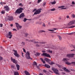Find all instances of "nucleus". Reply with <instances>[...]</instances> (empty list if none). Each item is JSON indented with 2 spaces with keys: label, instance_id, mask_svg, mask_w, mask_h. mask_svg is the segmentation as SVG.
Instances as JSON below:
<instances>
[{
  "label": "nucleus",
  "instance_id": "obj_1",
  "mask_svg": "<svg viewBox=\"0 0 75 75\" xmlns=\"http://www.w3.org/2000/svg\"><path fill=\"white\" fill-rule=\"evenodd\" d=\"M75 24V20H73L72 21H70L68 24H67V25H66V27L64 28H74L75 27V26L72 25L73 24ZM70 25H71V26H69Z\"/></svg>",
  "mask_w": 75,
  "mask_h": 75
},
{
  "label": "nucleus",
  "instance_id": "obj_2",
  "mask_svg": "<svg viewBox=\"0 0 75 75\" xmlns=\"http://www.w3.org/2000/svg\"><path fill=\"white\" fill-rule=\"evenodd\" d=\"M11 60L12 62L13 63H14L16 65V67L17 68V70H18L20 69V65L18 64L17 61L15 59H13V57H11Z\"/></svg>",
  "mask_w": 75,
  "mask_h": 75
},
{
  "label": "nucleus",
  "instance_id": "obj_3",
  "mask_svg": "<svg viewBox=\"0 0 75 75\" xmlns=\"http://www.w3.org/2000/svg\"><path fill=\"white\" fill-rule=\"evenodd\" d=\"M41 8H39L37 10V8L34 9L33 11V12H35H35L34 13L33 16H34V15L36 14H40V13L41 12Z\"/></svg>",
  "mask_w": 75,
  "mask_h": 75
},
{
  "label": "nucleus",
  "instance_id": "obj_4",
  "mask_svg": "<svg viewBox=\"0 0 75 75\" xmlns=\"http://www.w3.org/2000/svg\"><path fill=\"white\" fill-rule=\"evenodd\" d=\"M23 10H24V9L22 8H20L19 9H17L15 13V15H17V14H20V13H21L23 12L22 11Z\"/></svg>",
  "mask_w": 75,
  "mask_h": 75
},
{
  "label": "nucleus",
  "instance_id": "obj_5",
  "mask_svg": "<svg viewBox=\"0 0 75 75\" xmlns=\"http://www.w3.org/2000/svg\"><path fill=\"white\" fill-rule=\"evenodd\" d=\"M42 52L43 53L42 55V56H45L46 57H48L49 58H51V56L49 54H48L46 53H45L46 52L45 51L42 50Z\"/></svg>",
  "mask_w": 75,
  "mask_h": 75
},
{
  "label": "nucleus",
  "instance_id": "obj_6",
  "mask_svg": "<svg viewBox=\"0 0 75 75\" xmlns=\"http://www.w3.org/2000/svg\"><path fill=\"white\" fill-rule=\"evenodd\" d=\"M52 69L55 74L57 75H59V71L57 69L53 68H52Z\"/></svg>",
  "mask_w": 75,
  "mask_h": 75
},
{
  "label": "nucleus",
  "instance_id": "obj_7",
  "mask_svg": "<svg viewBox=\"0 0 75 75\" xmlns=\"http://www.w3.org/2000/svg\"><path fill=\"white\" fill-rule=\"evenodd\" d=\"M68 60H69V59L67 58H64L63 59V61H64V62H65L66 64H67V65H71V63H70L69 62Z\"/></svg>",
  "mask_w": 75,
  "mask_h": 75
},
{
  "label": "nucleus",
  "instance_id": "obj_8",
  "mask_svg": "<svg viewBox=\"0 0 75 75\" xmlns=\"http://www.w3.org/2000/svg\"><path fill=\"white\" fill-rule=\"evenodd\" d=\"M12 35L11 32H9L8 33V34H7L6 35V37H7V38H9L10 39H11L12 37Z\"/></svg>",
  "mask_w": 75,
  "mask_h": 75
},
{
  "label": "nucleus",
  "instance_id": "obj_9",
  "mask_svg": "<svg viewBox=\"0 0 75 75\" xmlns=\"http://www.w3.org/2000/svg\"><path fill=\"white\" fill-rule=\"evenodd\" d=\"M25 57L27 59H30V52H29L27 51L26 54H25Z\"/></svg>",
  "mask_w": 75,
  "mask_h": 75
},
{
  "label": "nucleus",
  "instance_id": "obj_10",
  "mask_svg": "<svg viewBox=\"0 0 75 75\" xmlns=\"http://www.w3.org/2000/svg\"><path fill=\"white\" fill-rule=\"evenodd\" d=\"M13 51L14 52V55L16 56V57H18V58L20 57V55L18 54L17 52V50H13Z\"/></svg>",
  "mask_w": 75,
  "mask_h": 75
},
{
  "label": "nucleus",
  "instance_id": "obj_11",
  "mask_svg": "<svg viewBox=\"0 0 75 75\" xmlns=\"http://www.w3.org/2000/svg\"><path fill=\"white\" fill-rule=\"evenodd\" d=\"M75 55V54H67V57L68 58H73L74 56Z\"/></svg>",
  "mask_w": 75,
  "mask_h": 75
},
{
  "label": "nucleus",
  "instance_id": "obj_12",
  "mask_svg": "<svg viewBox=\"0 0 75 75\" xmlns=\"http://www.w3.org/2000/svg\"><path fill=\"white\" fill-rule=\"evenodd\" d=\"M15 24L16 25V27L17 28V30H19V28L21 29V28L22 26H20V25L18 23H15Z\"/></svg>",
  "mask_w": 75,
  "mask_h": 75
},
{
  "label": "nucleus",
  "instance_id": "obj_13",
  "mask_svg": "<svg viewBox=\"0 0 75 75\" xmlns=\"http://www.w3.org/2000/svg\"><path fill=\"white\" fill-rule=\"evenodd\" d=\"M44 60L46 61L47 62H48V63L49 64L50 62H51V60L46 57L45 58Z\"/></svg>",
  "mask_w": 75,
  "mask_h": 75
},
{
  "label": "nucleus",
  "instance_id": "obj_14",
  "mask_svg": "<svg viewBox=\"0 0 75 75\" xmlns=\"http://www.w3.org/2000/svg\"><path fill=\"white\" fill-rule=\"evenodd\" d=\"M4 8H6L5 11H8L10 9L9 7H8V6H5Z\"/></svg>",
  "mask_w": 75,
  "mask_h": 75
},
{
  "label": "nucleus",
  "instance_id": "obj_15",
  "mask_svg": "<svg viewBox=\"0 0 75 75\" xmlns=\"http://www.w3.org/2000/svg\"><path fill=\"white\" fill-rule=\"evenodd\" d=\"M7 17L8 19H13V17L11 16H10L7 15Z\"/></svg>",
  "mask_w": 75,
  "mask_h": 75
},
{
  "label": "nucleus",
  "instance_id": "obj_16",
  "mask_svg": "<svg viewBox=\"0 0 75 75\" xmlns=\"http://www.w3.org/2000/svg\"><path fill=\"white\" fill-rule=\"evenodd\" d=\"M25 17V16L24 14V13H22L21 15L19 16V18H23V17Z\"/></svg>",
  "mask_w": 75,
  "mask_h": 75
},
{
  "label": "nucleus",
  "instance_id": "obj_17",
  "mask_svg": "<svg viewBox=\"0 0 75 75\" xmlns=\"http://www.w3.org/2000/svg\"><path fill=\"white\" fill-rule=\"evenodd\" d=\"M45 67H46V68H50L51 67L50 65L47 64H45Z\"/></svg>",
  "mask_w": 75,
  "mask_h": 75
},
{
  "label": "nucleus",
  "instance_id": "obj_18",
  "mask_svg": "<svg viewBox=\"0 0 75 75\" xmlns=\"http://www.w3.org/2000/svg\"><path fill=\"white\" fill-rule=\"evenodd\" d=\"M24 73L26 75H30V73L28 72L27 71H25Z\"/></svg>",
  "mask_w": 75,
  "mask_h": 75
},
{
  "label": "nucleus",
  "instance_id": "obj_19",
  "mask_svg": "<svg viewBox=\"0 0 75 75\" xmlns=\"http://www.w3.org/2000/svg\"><path fill=\"white\" fill-rule=\"evenodd\" d=\"M63 69L64 70H65V71L66 72H70V71H69V70H68V69H67V68L65 67H64L63 68Z\"/></svg>",
  "mask_w": 75,
  "mask_h": 75
},
{
  "label": "nucleus",
  "instance_id": "obj_20",
  "mask_svg": "<svg viewBox=\"0 0 75 75\" xmlns=\"http://www.w3.org/2000/svg\"><path fill=\"white\" fill-rule=\"evenodd\" d=\"M57 66L58 67H59V68H60V69H61V68H62V69H64V68L62 67V65H60L59 64H57Z\"/></svg>",
  "mask_w": 75,
  "mask_h": 75
},
{
  "label": "nucleus",
  "instance_id": "obj_21",
  "mask_svg": "<svg viewBox=\"0 0 75 75\" xmlns=\"http://www.w3.org/2000/svg\"><path fill=\"white\" fill-rule=\"evenodd\" d=\"M39 44H45L46 42H39Z\"/></svg>",
  "mask_w": 75,
  "mask_h": 75
},
{
  "label": "nucleus",
  "instance_id": "obj_22",
  "mask_svg": "<svg viewBox=\"0 0 75 75\" xmlns=\"http://www.w3.org/2000/svg\"><path fill=\"white\" fill-rule=\"evenodd\" d=\"M46 31L44 30H39L38 33H45Z\"/></svg>",
  "mask_w": 75,
  "mask_h": 75
},
{
  "label": "nucleus",
  "instance_id": "obj_23",
  "mask_svg": "<svg viewBox=\"0 0 75 75\" xmlns=\"http://www.w3.org/2000/svg\"><path fill=\"white\" fill-rule=\"evenodd\" d=\"M58 37L59 40L60 41H61V40H62V37L61 36L58 35Z\"/></svg>",
  "mask_w": 75,
  "mask_h": 75
},
{
  "label": "nucleus",
  "instance_id": "obj_24",
  "mask_svg": "<svg viewBox=\"0 0 75 75\" xmlns=\"http://www.w3.org/2000/svg\"><path fill=\"white\" fill-rule=\"evenodd\" d=\"M50 65H52L53 64H55V63L54 62H53L52 61L51 62H50L49 63Z\"/></svg>",
  "mask_w": 75,
  "mask_h": 75
},
{
  "label": "nucleus",
  "instance_id": "obj_25",
  "mask_svg": "<svg viewBox=\"0 0 75 75\" xmlns=\"http://www.w3.org/2000/svg\"><path fill=\"white\" fill-rule=\"evenodd\" d=\"M0 4L1 5H3L4 4H6V3L5 2H1L0 3Z\"/></svg>",
  "mask_w": 75,
  "mask_h": 75
},
{
  "label": "nucleus",
  "instance_id": "obj_26",
  "mask_svg": "<svg viewBox=\"0 0 75 75\" xmlns=\"http://www.w3.org/2000/svg\"><path fill=\"white\" fill-rule=\"evenodd\" d=\"M13 21V19H5V21Z\"/></svg>",
  "mask_w": 75,
  "mask_h": 75
},
{
  "label": "nucleus",
  "instance_id": "obj_27",
  "mask_svg": "<svg viewBox=\"0 0 75 75\" xmlns=\"http://www.w3.org/2000/svg\"><path fill=\"white\" fill-rule=\"evenodd\" d=\"M56 4V1H54L53 2H51V4L52 5L55 4Z\"/></svg>",
  "mask_w": 75,
  "mask_h": 75
},
{
  "label": "nucleus",
  "instance_id": "obj_28",
  "mask_svg": "<svg viewBox=\"0 0 75 75\" xmlns=\"http://www.w3.org/2000/svg\"><path fill=\"white\" fill-rule=\"evenodd\" d=\"M30 20V21L31 20V19H24L23 20L24 22H25L27 20Z\"/></svg>",
  "mask_w": 75,
  "mask_h": 75
},
{
  "label": "nucleus",
  "instance_id": "obj_29",
  "mask_svg": "<svg viewBox=\"0 0 75 75\" xmlns=\"http://www.w3.org/2000/svg\"><path fill=\"white\" fill-rule=\"evenodd\" d=\"M24 34L25 37H27V36L28 35V33H24Z\"/></svg>",
  "mask_w": 75,
  "mask_h": 75
},
{
  "label": "nucleus",
  "instance_id": "obj_30",
  "mask_svg": "<svg viewBox=\"0 0 75 75\" xmlns=\"http://www.w3.org/2000/svg\"><path fill=\"white\" fill-rule=\"evenodd\" d=\"M71 16L73 17V18H75V14L74 13H72L71 14Z\"/></svg>",
  "mask_w": 75,
  "mask_h": 75
},
{
  "label": "nucleus",
  "instance_id": "obj_31",
  "mask_svg": "<svg viewBox=\"0 0 75 75\" xmlns=\"http://www.w3.org/2000/svg\"><path fill=\"white\" fill-rule=\"evenodd\" d=\"M74 33H75V32L72 33H66V34H68V35H72V34H74Z\"/></svg>",
  "mask_w": 75,
  "mask_h": 75
},
{
  "label": "nucleus",
  "instance_id": "obj_32",
  "mask_svg": "<svg viewBox=\"0 0 75 75\" xmlns=\"http://www.w3.org/2000/svg\"><path fill=\"white\" fill-rule=\"evenodd\" d=\"M1 13L2 14H5V11H3L1 12Z\"/></svg>",
  "mask_w": 75,
  "mask_h": 75
},
{
  "label": "nucleus",
  "instance_id": "obj_33",
  "mask_svg": "<svg viewBox=\"0 0 75 75\" xmlns=\"http://www.w3.org/2000/svg\"><path fill=\"white\" fill-rule=\"evenodd\" d=\"M64 7H65L64 6H59L58 7V8H64Z\"/></svg>",
  "mask_w": 75,
  "mask_h": 75
},
{
  "label": "nucleus",
  "instance_id": "obj_34",
  "mask_svg": "<svg viewBox=\"0 0 75 75\" xmlns=\"http://www.w3.org/2000/svg\"><path fill=\"white\" fill-rule=\"evenodd\" d=\"M33 64H34V65H36V66H37V63H36V62H33Z\"/></svg>",
  "mask_w": 75,
  "mask_h": 75
},
{
  "label": "nucleus",
  "instance_id": "obj_35",
  "mask_svg": "<svg viewBox=\"0 0 75 75\" xmlns=\"http://www.w3.org/2000/svg\"><path fill=\"white\" fill-rule=\"evenodd\" d=\"M42 0H38V3H40V2H41Z\"/></svg>",
  "mask_w": 75,
  "mask_h": 75
},
{
  "label": "nucleus",
  "instance_id": "obj_36",
  "mask_svg": "<svg viewBox=\"0 0 75 75\" xmlns=\"http://www.w3.org/2000/svg\"><path fill=\"white\" fill-rule=\"evenodd\" d=\"M36 54L38 56H40V54L38 52H36Z\"/></svg>",
  "mask_w": 75,
  "mask_h": 75
},
{
  "label": "nucleus",
  "instance_id": "obj_37",
  "mask_svg": "<svg viewBox=\"0 0 75 75\" xmlns=\"http://www.w3.org/2000/svg\"><path fill=\"white\" fill-rule=\"evenodd\" d=\"M19 6H23V4H21V3H20L19 4Z\"/></svg>",
  "mask_w": 75,
  "mask_h": 75
},
{
  "label": "nucleus",
  "instance_id": "obj_38",
  "mask_svg": "<svg viewBox=\"0 0 75 75\" xmlns=\"http://www.w3.org/2000/svg\"><path fill=\"white\" fill-rule=\"evenodd\" d=\"M11 68H13V69H15V67H14L13 65H12L11 66Z\"/></svg>",
  "mask_w": 75,
  "mask_h": 75
},
{
  "label": "nucleus",
  "instance_id": "obj_39",
  "mask_svg": "<svg viewBox=\"0 0 75 75\" xmlns=\"http://www.w3.org/2000/svg\"><path fill=\"white\" fill-rule=\"evenodd\" d=\"M21 44H22V45H25V42H22L21 43Z\"/></svg>",
  "mask_w": 75,
  "mask_h": 75
},
{
  "label": "nucleus",
  "instance_id": "obj_40",
  "mask_svg": "<svg viewBox=\"0 0 75 75\" xmlns=\"http://www.w3.org/2000/svg\"><path fill=\"white\" fill-rule=\"evenodd\" d=\"M51 11H54V10H55V8H53L51 9Z\"/></svg>",
  "mask_w": 75,
  "mask_h": 75
},
{
  "label": "nucleus",
  "instance_id": "obj_41",
  "mask_svg": "<svg viewBox=\"0 0 75 75\" xmlns=\"http://www.w3.org/2000/svg\"><path fill=\"white\" fill-rule=\"evenodd\" d=\"M34 42L35 44H38V43H39V42L36 41H35Z\"/></svg>",
  "mask_w": 75,
  "mask_h": 75
},
{
  "label": "nucleus",
  "instance_id": "obj_42",
  "mask_svg": "<svg viewBox=\"0 0 75 75\" xmlns=\"http://www.w3.org/2000/svg\"><path fill=\"white\" fill-rule=\"evenodd\" d=\"M23 52H25V53H26V51L25 50L24 48H23Z\"/></svg>",
  "mask_w": 75,
  "mask_h": 75
},
{
  "label": "nucleus",
  "instance_id": "obj_43",
  "mask_svg": "<svg viewBox=\"0 0 75 75\" xmlns=\"http://www.w3.org/2000/svg\"><path fill=\"white\" fill-rule=\"evenodd\" d=\"M46 4V3L45 2H44L43 4V6H45V5Z\"/></svg>",
  "mask_w": 75,
  "mask_h": 75
},
{
  "label": "nucleus",
  "instance_id": "obj_44",
  "mask_svg": "<svg viewBox=\"0 0 75 75\" xmlns=\"http://www.w3.org/2000/svg\"><path fill=\"white\" fill-rule=\"evenodd\" d=\"M25 41H28V42H30V40H28V39H26L25 40Z\"/></svg>",
  "mask_w": 75,
  "mask_h": 75
},
{
  "label": "nucleus",
  "instance_id": "obj_45",
  "mask_svg": "<svg viewBox=\"0 0 75 75\" xmlns=\"http://www.w3.org/2000/svg\"><path fill=\"white\" fill-rule=\"evenodd\" d=\"M48 31H54V30H48Z\"/></svg>",
  "mask_w": 75,
  "mask_h": 75
},
{
  "label": "nucleus",
  "instance_id": "obj_46",
  "mask_svg": "<svg viewBox=\"0 0 75 75\" xmlns=\"http://www.w3.org/2000/svg\"><path fill=\"white\" fill-rule=\"evenodd\" d=\"M3 59V57H0V61L2 60Z\"/></svg>",
  "mask_w": 75,
  "mask_h": 75
},
{
  "label": "nucleus",
  "instance_id": "obj_47",
  "mask_svg": "<svg viewBox=\"0 0 75 75\" xmlns=\"http://www.w3.org/2000/svg\"><path fill=\"white\" fill-rule=\"evenodd\" d=\"M42 24V22H39V24L41 25Z\"/></svg>",
  "mask_w": 75,
  "mask_h": 75
},
{
  "label": "nucleus",
  "instance_id": "obj_48",
  "mask_svg": "<svg viewBox=\"0 0 75 75\" xmlns=\"http://www.w3.org/2000/svg\"><path fill=\"white\" fill-rule=\"evenodd\" d=\"M2 26H3V24H0V27H2Z\"/></svg>",
  "mask_w": 75,
  "mask_h": 75
},
{
  "label": "nucleus",
  "instance_id": "obj_49",
  "mask_svg": "<svg viewBox=\"0 0 75 75\" xmlns=\"http://www.w3.org/2000/svg\"><path fill=\"white\" fill-rule=\"evenodd\" d=\"M48 51L50 53H52V51H51L50 50H49Z\"/></svg>",
  "mask_w": 75,
  "mask_h": 75
},
{
  "label": "nucleus",
  "instance_id": "obj_50",
  "mask_svg": "<svg viewBox=\"0 0 75 75\" xmlns=\"http://www.w3.org/2000/svg\"><path fill=\"white\" fill-rule=\"evenodd\" d=\"M42 25L43 27H45V24L44 23H43Z\"/></svg>",
  "mask_w": 75,
  "mask_h": 75
},
{
  "label": "nucleus",
  "instance_id": "obj_51",
  "mask_svg": "<svg viewBox=\"0 0 75 75\" xmlns=\"http://www.w3.org/2000/svg\"><path fill=\"white\" fill-rule=\"evenodd\" d=\"M36 47H40V45H38V44H36Z\"/></svg>",
  "mask_w": 75,
  "mask_h": 75
},
{
  "label": "nucleus",
  "instance_id": "obj_52",
  "mask_svg": "<svg viewBox=\"0 0 75 75\" xmlns=\"http://www.w3.org/2000/svg\"><path fill=\"white\" fill-rule=\"evenodd\" d=\"M42 62L43 64H45V61L43 60V61H42Z\"/></svg>",
  "mask_w": 75,
  "mask_h": 75
},
{
  "label": "nucleus",
  "instance_id": "obj_53",
  "mask_svg": "<svg viewBox=\"0 0 75 75\" xmlns=\"http://www.w3.org/2000/svg\"><path fill=\"white\" fill-rule=\"evenodd\" d=\"M13 31H17V30H16V29H13Z\"/></svg>",
  "mask_w": 75,
  "mask_h": 75
},
{
  "label": "nucleus",
  "instance_id": "obj_54",
  "mask_svg": "<svg viewBox=\"0 0 75 75\" xmlns=\"http://www.w3.org/2000/svg\"><path fill=\"white\" fill-rule=\"evenodd\" d=\"M40 59L42 61H44L43 59H42V58H40Z\"/></svg>",
  "mask_w": 75,
  "mask_h": 75
},
{
  "label": "nucleus",
  "instance_id": "obj_55",
  "mask_svg": "<svg viewBox=\"0 0 75 75\" xmlns=\"http://www.w3.org/2000/svg\"><path fill=\"white\" fill-rule=\"evenodd\" d=\"M30 41H31L32 42H34V40H30Z\"/></svg>",
  "mask_w": 75,
  "mask_h": 75
},
{
  "label": "nucleus",
  "instance_id": "obj_56",
  "mask_svg": "<svg viewBox=\"0 0 75 75\" xmlns=\"http://www.w3.org/2000/svg\"><path fill=\"white\" fill-rule=\"evenodd\" d=\"M43 72L45 73H46L47 72V71H46V70H43Z\"/></svg>",
  "mask_w": 75,
  "mask_h": 75
},
{
  "label": "nucleus",
  "instance_id": "obj_57",
  "mask_svg": "<svg viewBox=\"0 0 75 75\" xmlns=\"http://www.w3.org/2000/svg\"><path fill=\"white\" fill-rule=\"evenodd\" d=\"M36 24H39V22L38 21L36 22Z\"/></svg>",
  "mask_w": 75,
  "mask_h": 75
},
{
  "label": "nucleus",
  "instance_id": "obj_58",
  "mask_svg": "<svg viewBox=\"0 0 75 75\" xmlns=\"http://www.w3.org/2000/svg\"><path fill=\"white\" fill-rule=\"evenodd\" d=\"M72 4H75V2H74V1H72Z\"/></svg>",
  "mask_w": 75,
  "mask_h": 75
},
{
  "label": "nucleus",
  "instance_id": "obj_59",
  "mask_svg": "<svg viewBox=\"0 0 75 75\" xmlns=\"http://www.w3.org/2000/svg\"><path fill=\"white\" fill-rule=\"evenodd\" d=\"M10 26L11 27H13V24H11Z\"/></svg>",
  "mask_w": 75,
  "mask_h": 75
},
{
  "label": "nucleus",
  "instance_id": "obj_60",
  "mask_svg": "<svg viewBox=\"0 0 75 75\" xmlns=\"http://www.w3.org/2000/svg\"><path fill=\"white\" fill-rule=\"evenodd\" d=\"M74 46L73 45H72L70 46V47H74Z\"/></svg>",
  "mask_w": 75,
  "mask_h": 75
},
{
  "label": "nucleus",
  "instance_id": "obj_61",
  "mask_svg": "<svg viewBox=\"0 0 75 75\" xmlns=\"http://www.w3.org/2000/svg\"><path fill=\"white\" fill-rule=\"evenodd\" d=\"M72 64H74V65H75V62H72Z\"/></svg>",
  "mask_w": 75,
  "mask_h": 75
},
{
  "label": "nucleus",
  "instance_id": "obj_62",
  "mask_svg": "<svg viewBox=\"0 0 75 75\" xmlns=\"http://www.w3.org/2000/svg\"><path fill=\"white\" fill-rule=\"evenodd\" d=\"M37 68L40 69V67H39V66H37Z\"/></svg>",
  "mask_w": 75,
  "mask_h": 75
},
{
  "label": "nucleus",
  "instance_id": "obj_63",
  "mask_svg": "<svg viewBox=\"0 0 75 75\" xmlns=\"http://www.w3.org/2000/svg\"><path fill=\"white\" fill-rule=\"evenodd\" d=\"M67 18H68L69 17V16H67Z\"/></svg>",
  "mask_w": 75,
  "mask_h": 75
},
{
  "label": "nucleus",
  "instance_id": "obj_64",
  "mask_svg": "<svg viewBox=\"0 0 75 75\" xmlns=\"http://www.w3.org/2000/svg\"><path fill=\"white\" fill-rule=\"evenodd\" d=\"M73 48H74V49H75V45H74L73 46Z\"/></svg>",
  "mask_w": 75,
  "mask_h": 75
}]
</instances>
